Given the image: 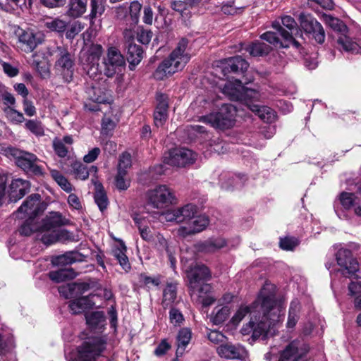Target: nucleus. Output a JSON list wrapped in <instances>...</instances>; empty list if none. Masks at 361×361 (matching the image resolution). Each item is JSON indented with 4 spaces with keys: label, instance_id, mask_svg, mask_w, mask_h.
<instances>
[{
    "label": "nucleus",
    "instance_id": "1",
    "mask_svg": "<svg viewBox=\"0 0 361 361\" xmlns=\"http://www.w3.org/2000/svg\"><path fill=\"white\" fill-rule=\"evenodd\" d=\"M276 286L266 282L262 288L257 300L252 307L241 305L232 317L230 322L237 326L248 314H251L250 322L242 328L243 334L251 331L253 336L259 337L274 326L281 321V309L275 298Z\"/></svg>",
    "mask_w": 361,
    "mask_h": 361
},
{
    "label": "nucleus",
    "instance_id": "2",
    "mask_svg": "<svg viewBox=\"0 0 361 361\" xmlns=\"http://www.w3.org/2000/svg\"><path fill=\"white\" fill-rule=\"evenodd\" d=\"M188 45V40L185 38H182L178 42L169 57L165 59L154 73V77L157 80H163L185 66L190 59V54L187 51Z\"/></svg>",
    "mask_w": 361,
    "mask_h": 361
},
{
    "label": "nucleus",
    "instance_id": "3",
    "mask_svg": "<svg viewBox=\"0 0 361 361\" xmlns=\"http://www.w3.org/2000/svg\"><path fill=\"white\" fill-rule=\"evenodd\" d=\"M236 112V109L233 105L225 104L218 111L202 116L200 121L208 123L215 128L228 129L235 124Z\"/></svg>",
    "mask_w": 361,
    "mask_h": 361
},
{
    "label": "nucleus",
    "instance_id": "4",
    "mask_svg": "<svg viewBox=\"0 0 361 361\" xmlns=\"http://www.w3.org/2000/svg\"><path fill=\"white\" fill-rule=\"evenodd\" d=\"M272 27L280 33L283 41L279 39L276 32L271 31H267L262 34L260 35L261 39L269 42V45L271 47L272 45L275 47L288 48L292 46L297 49L300 47V44L293 38L292 32L290 33L285 30L283 27L281 26V23L279 20L274 21L272 23Z\"/></svg>",
    "mask_w": 361,
    "mask_h": 361
},
{
    "label": "nucleus",
    "instance_id": "5",
    "mask_svg": "<svg viewBox=\"0 0 361 361\" xmlns=\"http://www.w3.org/2000/svg\"><path fill=\"white\" fill-rule=\"evenodd\" d=\"M106 340L103 336L88 338L78 348L77 355L72 361H91L105 350Z\"/></svg>",
    "mask_w": 361,
    "mask_h": 361
},
{
    "label": "nucleus",
    "instance_id": "6",
    "mask_svg": "<svg viewBox=\"0 0 361 361\" xmlns=\"http://www.w3.org/2000/svg\"><path fill=\"white\" fill-rule=\"evenodd\" d=\"M187 274L191 296L196 293V290L200 293L202 291L209 293L211 291L212 288L209 284L200 283V281H207L211 278L210 271L206 266L196 264L189 270H187Z\"/></svg>",
    "mask_w": 361,
    "mask_h": 361
},
{
    "label": "nucleus",
    "instance_id": "7",
    "mask_svg": "<svg viewBox=\"0 0 361 361\" xmlns=\"http://www.w3.org/2000/svg\"><path fill=\"white\" fill-rule=\"evenodd\" d=\"M104 73L111 78L122 71L126 66V61L119 49L115 47H109L103 58Z\"/></svg>",
    "mask_w": 361,
    "mask_h": 361
},
{
    "label": "nucleus",
    "instance_id": "8",
    "mask_svg": "<svg viewBox=\"0 0 361 361\" xmlns=\"http://www.w3.org/2000/svg\"><path fill=\"white\" fill-rule=\"evenodd\" d=\"M102 54L103 48L97 44H92L86 51L82 53L80 58L90 77L95 78L102 74L99 60Z\"/></svg>",
    "mask_w": 361,
    "mask_h": 361
},
{
    "label": "nucleus",
    "instance_id": "9",
    "mask_svg": "<svg viewBox=\"0 0 361 361\" xmlns=\"http://www.w3.org/2000/svg\"><path fill=\"white\" fill-rule=\"evenodd\" d=\"M336 259L339 266V271L348 278L356 276V273L360 269L359 263L353 257L352 252L346 248H341L336 255Z\"/></svg>",
    "mask_w": 361,
    "mask_h": 361
},
{
    "label": "nucleus",
    "instance_id": "10",
    "mask_svg": "<svg viewBox=\"0 0 361 361\" xmlns=\"http://www.w3.org/2000/svg\"><path fill=\"white\" fill-rule=\"evenodd\" d=\"M56 52L57 59L54 65L56 73L61 75L65 82H69L73 75V59L64 47H57Z\"/></svg>",
    "mask_w": 361,
    "mask_h": 361
},
{
    "label": "nucleus",
    "instance_id": "11",
    "mask_svg": "<svg viewBox=\"0 0 361 361\" xmlns=\"http://www.w3.org/2000/svg\"><path fill=\"white\" fill-rule=\"evenodd\" d=\"M149 202L155 208L163 209L173 203L175 196L168 186L160 185L149 190L147 193Z\"/></svg>",
    "mask_w": 361,
    "mask_h": 361
},
{
    "label": "nucleus",
    "instance_id": "12",
    "mask_svg": "<svg viewBox=\"0 0 361 361\" xmlns=\"http://www.w3.org/2000/svg\"><path fill=\"white\" fill-rule=\"evenodd\" d=\"M301 28L306 34L312 35L315 41L322 44L325 40V31L319 22L312 15L302 13L299 16Z\"/></svg>",
    "mask_w": 361,
    "mask_h": 361
},
{
    "label": "nucleus",
    "instance_id": "13",
    "mask_svg": "<svg viewBox=\"0 0 361 361\" xmlns=\"http://www.w3.org/2000/svg\"><path fill=\"white\" fill-rule=\"evenodd\" d=\"M197 159V154L186 148H178L170 150L164 156V162L169 165L185 167L192 164Z\"/></svg>",
    "mask_w": 361,
    "mask_h": 361
},
{
    "label": "nucleus",
    "instance_id": "14",
    "mask_svg": "<svg viewBox=\"0 0 361 361\" xmlns=\"http://www.w3.org/2000/svg\"><path fill=\"white\" fill-rule=\"evenodd\" d=\"M44 209L41 196L39 194H32L23 202L16 212V216L20 219L29 217L35 219Z\"/></svg>",
    "mask_w": 361,
    "mask_h": 361
},
{
    "label": "nucleus",
    "instance_id": "15",
    "mask_svg": "<svg viewBox=\"0 0 361 361\" xmlns=\"http://www.w3.org/2000/svg\"><path fill=\"white\" fill-rule=\"evenodd\" d=\"M13 151L12 154L16 157V163L18 166L29 173L42 174V169L38 164L39 159L36 155L27 152H18L16 149Z\"/></svg>",
    "mask_w": 361,
    "mask_h": 361
},
{
    "label": "nucleus",
    "instance_id": "16",
    "mask_svg": "<svg viewBox=\"0 0 361 361\" xmlns=\"http://www.w3.org/2000/svg\"><path fill=\"white\" fill-rule=\"evenodd\" d=\"M19 48L26 52H32L39 44L42 43L41 35L35 33L32 30L19 29L16 31Z\"/></svg>",
    "mask_w": 361,
    "mask_h": 361
},
{
    "label": "nucleus",
    "instance_id": "17",
    "mask_svg": "<svg viewBox=\"0 0 361 361\" xmlns=\"http://www.w3.org/2000/svg\"><path fill=\"white\" fill-rule=\"evenodd\" d=\"M222 92L231 100H240L245 95L252 97V94H257L252 90L246 89L243 85V82L238 79L226 82L222 88Z\"/></svg>",
    "mask_w": 361,
    "mask_h": 361
},
{
    "label": "nucleus",
    "instance_id": "18",
    "mask_svg": "<svg viewBox=\"0 0 361 361\" xmlns=\"http://www.w3.org/2000/svg\"><path fill=\"white\" fill-rule=\"evenodd\" d=\"M302 346L303 343L300 341H292L280 352L278 361H301L307 353V349Z\"/></svg>",
    "mask_w": 361,
    "mask_h": 361
},
{
    "label": "nucleus",
    "instance_id": "19",
    "mask_svg": "<svg viewBox=\"0 0 361 361\" xmlns=\"http://www.w3.org/2000/svg\"><path fill=\"white\" fill-rule=\"evenodd\" d=\"M209 224V220L207 216H195L187 226L180 227L177 232L179 235L185 237L202 231L208 226Z\"/></svg>",
    "mask_w": 361,
    "mask_h": 361
},
{
    "label": "nucleus",
    "instance_id": "20",
    "mask_svg": "<svg viewBox=\"0 0 361 361\" xmlns=\"http://www.w3.org/2000/svg\"><path fill=\"white\" fill-rule=\"evenodd\" d=\"M217 352L221 357L228 359L246 360L248 357L247 351L241 345L222 344Z\"/></svg>",
    "mask_w": 361,
    "mask_h": 361
},
{
    "label": "nucleus",
    "instance_id": "21",
    "mask_svg": "<svg viewBox=\"0 0 361 361\" xmlns=\"http://www.w3.org/2000/svg\"><path fill=\"white\" fill-rule=\"evenodd\" d=\"M68 221L63 218L59 212H50L43 220L40 226L41 236L51 233L53 230H57V228L66 225Z\"/></svg>",
    "mask_w": 361,
    "mask_h": 361
},
{
    "label": "nucleus",
    "instance_id": "22",
    "mask_svg": "<svg viewBox=\"0 0 361 361\" xmlns=\"http://www.w3.org/2000/svg\"><path fill=\"white\" fill-rule=\"evenodd\" d=\"M157 105L154 113L155 125L162 126L168 118L169 97L164 94L157 95Z\"/></svg>",
    "mask_w": 361,
    "mask_h": 361
},
{
    "label": "nucleus",
    "instance_id": "23",
    "mask_svg": "<svg viewBox=\"0 0 361 361\" xmlns=\"http://www.w3.org/2000/svg\"><path fill=\"white\" fill-rule=\"evenodd\" d=\"M223 64L224 75L227 73H243L249 67V63L240 56L229 58Z\"/></svg>",
    "mask_w": 361,
    "mask_h": 361
},
{
    "label": "nucleus",
    "instance_id": "24",
    "mask_svg": "<svg viewBox=\"0 0 361 361\" xmlns=\"http://www.w3.org/2000/svg\"><path fill=\"white\" fill-rule=\"evenodd\" d=\"M247 106L252 112L255 113L260 119L267 123H271L276 119V113L270 107L259 106L258 104L247 103Z\"/></svg>",
    "mask_w": 361,
    "mask_h": 361
},
{
    "label": "nucleus",
    "instance_id": "25",
    "mask_svg": "<svg viewBox=\"0 0 361 361\" xmlns=\"http://www.w3.org/2000/svg\"><path fill=\"white\" fill-rule=\"evenodd\" d=\"M339 199L345 209H353L356 215L361 216V206L353 193L343 192L341 194Z\"/></svg>",
    "mask_w": 361,
    "mask_h": 361
},
{
    "label": "nucleus",
    "instance_id": "26",
    "mask_svg": "<svg viewBox=\"0 0 361 361\" xmlns=\"http://www.w3.org/2000/svg\"><path fill=\"white\" fill-rule=\"evenodd\" d=\"M93 295L81 297L70 302L69 307L73 314H80L85 310L92 307L94 302L92 300Z\"/></svg>",
    "mask_w": 361,
    "mask_h": 361
},
{
    "label": "nucleus",
    "instance_id": "27",
    "mask_svg": "<svg viewBox=\"0 0 361 361\" xmlns=\"http://www.w3.org/2000/svg\"><path fill=\"white\" fill-rule=\"evenodd\" d=\"M71 238V233L66 230H53L48 234L41 236L42 242L45 245H51L58 241H64Z\"/></svg>",
    "mask_w": 361,
    "mask_h": 361
},
{
    "label": "nucleus",
    "instance_id": "28",
    "mask_svg": "<svg viewBox=\"0 0 361 361\" xmlns=\"http://www.w3.org/2000/svg\"><path fill=\"white\" fill-rule=\"evenodd\" d=\"M87 11V0H70L66 14L71 18H78Z\"/></svg>",
    "mask_w": 361,
    "mask_h": 361
},
{
    "label": "nucleus",
    "instance_id": "29",
    "mask_svg": "<svg viewBox=\"0 0 361 361\" xmlns=\"http://www.w3.org/2000/svg\"><path fill=\"white\" fill-rule=\"evenodd\" d=\"M197 212V208L195 204H188L182 207L176 209L178 214V223L185 222L188 224Z\"/></svg>",
    "mask_w": 361,
    "mask_h": 361
},
{
    "label": "nucleus",
    "instance_id": "30",
    "mask_svg": "<svg viewBox=\"0 0 361 361\" xmlns=\"http://www.w3.org/2000/svg\"><path fill=\"white\" fill-rule=\"evenodd\" d=\"M226 241L223 238H212L200 245V250L205 252H214L216 250L225 247Z\"/></svg>",
    "mask_w": 361,
    "mask_h": 361
},
{
    "label": "nucleus",
    "instance_id": "31",
    "mask_svg": "<svg viewBox=\"0 0 361 361\" xmlns=\"http://www.w3.org/2000/svg\"><path fill=\"white\" fill-rule=\"evenodd\" d=\"M143 58V50L142 47L135 44H130L128 48V61L131 70L137 66Z\"/></svg>",
    "mask_w": 361,
    "mask_h": 361
},
{
    "label": "nucleus",
    "instance_id": "32",
    "mask_svg": "<svg viewBox=\"0 0 361 361\" xmlns=\"http://www.w3.org/2000/svg\"><path fill=\"white\" fill-rule=\"evenodd\" d=\"M246 50L254 57L264 56L270 53L272 47L263 42L257 40L250 44L246 48Z\"/></svg>",
    "mask_w": 361,
    "mask_h": 361
},
{
    "label": "nucleus",
    "instance_id": "33",
    "mask_svg": "<svg viewBox=\"0 0 361 361\" xmlns=\"http://www.w3.org/2000/svg\"><path fill=\"white\" fill-rule=\"evenodd\" d=\"M177 287L176 284L168 283L163 290L162 306L164 308L171 307L176 303Z\"/></svg>",
    "mask_w": 361,
    "mask_h": 361
},
{
    "label": "nucleus",
    "instance_id": "34",
    "mask_svg": "<svg viewBox=\"0 0 361 361\" xmlns=\"http://www.w3.org/2000/svg\"><path fill=\"white\" fill-rule=\"evenodd\" d=\"M322 19L327 25H329L334 31L337 32L339 35L348 32L347 26L338 18L324 13L322 15Z\"/></svg>",
    "mask_w": 361,
    "mask_h": 361
},
{
    "label": "nucleus",
    "instance_id": "35",
    "mask_svg": "<svg viewBox=\"0 0 361 361\" xmlns=\"http://www.w3.org/2000/svg\"><path fill=\"white\" fill-rule=\"evenodd\" d=\"M106 0H90V13L87 18L90 23L93 24L94 20L102 16L106 8Z\"/></svg>",
    "mask_w": 361,
    "mask_h": 361
},
{
    "label": "nucleus",
    "instance_id": "36",
    "mask_svg": "<svg viewBox=\"0 0 361 361\" xmlns=\"http://www.w3.org/2000/svg\"><path fill=\"white\" fill-rule=\"evenodd\" d=\"M192 338V332L189 328L181 329L176 336L177 353H183Z\"/></svg>",
    "mask_w": 361,
    "mask_h": 361
},
{
    "label": "nucleus",
    "instance_id": "37",
    "mask_svg": "<svg viewBox=\"0 0 361 361\" xmlns=\"http://www.w3.org/2000/svg\"><path fill=\"white\" fill-rule=\"evenodd\" d=\"M87 325L92 329H102L105 324V317L102 312H94L85 315Z\"/></svg>",
    "mask_w": 361,
    "mask_h": 361
},
{
    "label": "nucleus",
    "instance_id": "38",
    "mask_svg": "<svg viewBox=\"0 0 361 361\" xmlns=\"http://www.w3.org/2000/svg\"><path fill=\"white\" fill-rule=\"evenodd\" d=\"M338 44L347 52L357 54L360 52V46L353 41L346 33L339 35L337 39Z\"/></svg>",
    "mask_w": 361,
    "mask_h": 361
},
{
    "label": "nucleus",
    "instance_id": "39",
    "mask_svg": "<svg viewBox=\"0 0 361 361\" xmlns=\"http://www.w3.org/2000/svg\"><path fill=\"white\" fill-rule=\"evenodd\" d=\"M49 278L56 283L63 282L66 280L73 279L76 274L72 269H61L57 271L49 272Z\"/></svg>",
    "mask_w": 361,
    "mask_h": 361
},
{
    "label": "nucleus",
    "instance_id": "40",
    "mask_svg": "<svg viewBox=\"0 0 361 361\" xmlns=\"http://www.w3.org/2000/svg\"><path fill=\"white\" fill-rule=\"evenodd\" d=\"M28 188L29 183L27 181L20 178L14 180L11 184V199L15 198L16 196H18L17 192L19 194L18 198H21L25 195Z\"/></svg>",
    "mask_w": 361,
    "mask_h": 361
},
{
    "label": "nucleus",
    "instance_id": "41",
    "mask_svg": "<svg viewBox=\"0 0 361 361\" xmlns=\"http://www.w3.org/2000/svg\"><path fill=\"white\" fill-rule=\"evenodd\" d=\"M90 99L97 104H104L109 101V94L101 88L92 86L88 90Z\"/></svg>",
    "mask_w": 361,
    "mask_h": 361
},
{
    "label": "nucleus",
    "instance_id": "42",
    "mask_svg": "<svg viewBox=\"0 0 361 361\" xmlns=\"http://www.w3.org/2000/svg\"><path fill=\"white\" fill-rule=\"evenodd\" d=\"M126 247L122 243L120 245L113 250V255L118 261L122 268L128 271L130 269V265L128 262V258L126 255Z\"/></svg>",
    "mask_w": 361,
    "mask_h": 361
},
{
    "label": "nucleus",
    "instance_id": "43",
    "mask_svg": "<svg viewBox=\"0 0 361 361\" xmlns=\"http://www.w3.org/2000/svg\"><path fill=\"white\" fill-rule=\"evenodd\" d=\"M231 313V309L228 305L218 306L214 308L212 322L214 324H220L225 322Z\"/></svg>",
    "mask_w": 361,
    "mask_h": 361
},
{
    "label": "nucleus",
    "instance_id": "44",
    "mask_svg": "<svg viewBox=\"0 0 361 361\" xmlns=\"http://www.w3.org/2000/svg\"><path fill=\"white\" fill-rule=\"evenodd\" d=\"M300 310V305L298 300H295L292 301L290 305L289 314L286 324L288 328H293L296 325L299 319Z\"/></svg>",
    "mask_w": 361,
    "mask_h": 361
},
{
    "label": "nucleus",
    "instance_id": "45",
    "mask_svg": "<svg viewBox=\"0 0 361 361\" xmlns=\"http://www.w3.org/2000/svg\"><path fill=\"white\" fill-rule=\"evenodd\" d=\"M115 185L119 190H126L130 185V178L127 171L118 170L115 176Z\"/></svg>",
    "mask_w": 361,
    "mask_h": 361
},
{
    "label": "nucleus",
    "instance_id": "46",
    "mask_svg": "<svg viewBox=\"0 0 361 361\" xmlns=\"http://www.w3.org/2000/svg\"><path fill=\"white\" fill-rule=\"evenodd\" d=\"M27 219L25 221V223L21 226V227L19 229V232L23 235L28 236L31 235L33 232L37 231L38 233V238L41 240V235H40V226H37L33 221L34 219H30L29 217H27Z\"/></svg>",
    "mask_w": 361,
    "mask_h": 361
},
{
    "label": "nucleus",
    "instance_id": "47",
    "mask_svg": "<svg viewBox=\"0 0 361 361\" xmlns=\"http://www.w3.org/2000/svg\"><path fill=\"white\" fill-rule=\"evenodd\" d=\"M50 173L54 180L64 191L69 192L72 190L71 184L59 171L52 169L50 171Z\"/></svg>",
    "mask_w": 361,
    "mask_h": 361
},
{
    "label": "nucleus",
    "instance_id": "48",
    "mask_svg": "<svg viewBox=\"0 0 361 361\" xmlns=\"http://www.w3.org/2000/svg\"><path fill=\"white\" fill-rule=\"evenodd\" d=\"M118 121L119 119L116 115L110 116L108 114H105L102 123V133L107 134L109 132L113 130L118 123Z\"/></svg>",
    "mask_w": 361,
    "mask_h": 361
},
{
    "label": "nucleus",
    "instance_id": "49",
    "mask_svg": "<svg viewBox=\"0 0 361 361\" xmlns=\"http://www.w3.org/2000/svg\"><path fill=\"white\" fill-rule=\"evenodd\" d=\"M6 118L13 123H20L25 121L23 114L15 109L8 106L4 109Z\"/></svg>",
    "mask_w": 361,
    "mask_h": 361
},
{
    "label": "nucleus",
    "instance_id": "50",
    "mask_svg": "<svg viewBox=\"0 0 361 361\" xmlns=\"http://www.w3.org/2000/svg\"><path fill=\"white\" fill-rule=\"evenodd\" d=\"M26 129L37 137L44 135V129L42 123L37 120H28L25 122Z\"/></svg>",
    "mask_w": 361,
    "mask_h": 361
},
{
    "label": "nucleus",
    "instance_id": "51",
    "mask_svg": "<svg viewBox=\"0 0 361 361\" xmlns=\"http://www.w3.org/2000/svg\"><path fill=\"white\" fill-rule=\"evenodd\" d=\"M99 188H101L100 185L97 186V191L94 193V201L97 206L99 207V209L102 212H103L104 209H106L109 204V201L104 190Z\"/></svg>",
    "mask_w": 361,
    "mask_h": 361
},
{
    "label": "nucleus",
    "instance_id": "52",
    "mask_svg": "<svg viewBox=\"0 0 361 361\" xmlns=\"http://www.w3.org/2000/svg\"><path fill=\"white\" fill-rule=\"evenodd\" d=\"M171 8L180 13L182 16H188L189 14V8L196 7L197 5H192L188 3V0L184 1H174L171 4Z\"/></svg>",
    "mask_w": 361,
    "mask_h": 361
},
{
    "label": "nucleus",
    "instance_id": "53",
    "mask_svg": "<svg viewBox=\"0 0 361 361\" xmlns=\"http://www.w3.org/2000/svg\"><path fill=\"white\" fill-rule=\"evenodd\" d=\"M45 25L51 31L61 32L66 30L67 23L66 21L59 18H54L47 21Z\"/></svg>",
    "mask_w": 361,
    "mask_h": 361
},
{
    "label": "nucleus",
    "instance_id": "54",
    "mask_svg": "<svg viewBox=\"0 0 361 361\" xmlns=\"http://www.w3.org/2000/svg\"><path fill=\"white\" fill-rule=\"evenodd\" d=\"M53 148L55 153L61 158L67 156L68 148L64 145L63 142L59 138H55L53 140Z\"/></svg>",
    "mask_w": 361,
    "mask_h": 361
},
{
    "label": "nucleus",
    "instance_id": "55",
    "mask_svg": "<svg viewBox=\"0 0 361 361\" xmlns=\"http://www.w3.org/2000/svg\"><path fill=\"white\" fill-rule=\"evenodd\" d=\"M84 25L80 21L74 22L67 30L66 36L68 39H73L79 32L84 29Z\"/></svg>",
    "mask_w": 361,
    "mask_h": 361
},
{
    "label": "nucleus",
    "instance_id": "56",
    "mask_svg": "<svg viewBox=\"0 0 361 361\" xmlns=\"http://www.w3.org/2000/svg\"><path fill=\"white\" fill-rule=\"evenodd\" d=\"M170 322L174 326H180L184 321L182 313L176 308H171L169 312Z\"/></svg>",
    "mask_w": 361,
    "mask_h": 361
},
{
    "label": "nucleus",
    "instance_id": "57",
    "mask_svg": "<svg viewBox=\"0 0 361 361\" xmlns=\"http://www.w3.org/2000/svg\"><path fill=\"white\" fill-rule=\"evenodd\" d=\"M76 261L74 254L72 252H67L64 255L58 256L55 259V264L58 265H67L73 264Z\"/></svg>",
    "mask_w": 361,
    "mask_h": 361
},
{
    "label": "nucleus",
    "instance_id": "58",
    "mask_svg": "<svg viewBox=\"0 0 361 361\" xmlns=\"http://www.w3.org/2000/svg\"><path fill=\"white\" fill-rule=\"evenodd\" d=\"M280 247L285 250H293L298 245L296 238L286 237L280 240Z\"/></svg>",
    "mask_w": 361,
    "mask_h": 361
},
{
    "label": "nucleus",
    "instance_id": "59",
    "mask_svg": "<svg viewBox=\"0 0 361 361\" xmlns=\"http://www.w3.org/2000/svg\"><path fill=\"white\" fill-rule=\"evenodd\" d=\"M74 283H68L59 288V292L66 298L75 297Z\"/></svg>",
    "mask_w": 361,
    "mask_h": 361
},
{
    "label": "nucleus",
    "instance_id": "60",
    "mask_svg": "<svg viewBox=\"0 0 361 361\" xmlns=\"http://www.w3.org/2000/svg\"><path fill=\"white\" fill-rule=\"evenodd\" d=\"M131 166V156L128 153H123L119 159L118 170L127 171Z\"/></svg>",
    "mask_w": 361,
    "mask_h": 361
},
{
    "label": "nucleus",
    "instance_id": "61",
    "mask_svg": "<svg viewBox=\"0 0 361 361\" xmlns=\"http://www.w3.org/2000/svg\"><path fill=\"white\" fill-rule=\"evenodd\" d=\"M353 279L348 285V290L351 295L357 297L361 294V281L353 276Z\"/></svg>",
    "mask_w": 361,
    "mask_h": 361
},
{
    "label": "nucleus",
    "instance_id": "62",
    "mask_svg": "<svg viewBox=\"0 0 361 361\" xmlns=\"http://www.w3.org/2000/svg\"><path fill=\"white\" fill-rule=\"evenodd\" d=\"M208 339L214 344H219L225 341L226 337L220 331H210L207 334Z\"/></svg>",
    "mask_w": 361,
    "mask_h": 361
},
{
    "label": "nucleus",
    "instance_id": "63",
    "mask_svg": "<svg viewBox=\"0 0 361 361\" xmlns=\"http://www.w3.org/2000/svg\"><path fill=\"white\" fill-rule=\"evenodd\" d=\"M73 169L75 171V176L78 178H80L81 180H85L88 178L89 171L85 165L80 163L75 164L73 166Z\"/></svg>",
    "mask_w": 361,
    "mask_h": 361
},
{
    "label": "nucleus",
    "instance_id": "64",
    "mask_svg": "<svg viewBox=\"0 0 361 361\" xmlns=\"http://www.w3.org/2000/svg\"><path fill=\"white\" fill-rule=\"evenodd\" d=\"M281 25L282 24L284 27L288 28L290 32L293 30H297V23L293 18L290 16H284L281 17V20H278Z\"/></svg>",
    "mask_w": 361,
    "mask_h": 361
}]
</instances>
